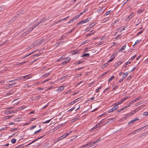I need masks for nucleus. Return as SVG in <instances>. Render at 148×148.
Here are the masks:
<instances>
[{
	"instance_id": "obj_30",
	"label": "nucleus",
	"mask_w": 148,
	"mask_h": 148,
	"mask_svg": "<svg viewBox=\"0 0 148 148\" xmlns=\"http://www.w3.org/2000/svg\"><path fill=\"white\" fill-rule=\"evenodd\" d=\"M110 13H111L110 11H107L105 13V16H107Z\"/></svg>"
},
{
	"instance_id": "obj_46",
	"label": "nucleus",
	"mask_w": 148,
	"mask_h": 148,
	"mask_svg": "<svg viewBox=\"0 0 148 148\" xmlns=\"http://www.w3.org/2000/svg\"><path fill=\"white\" fill-rule=\"evenodd\" d=\"M71 132H72V131H70L69 132H68L66 133L65 134H66V136H67L69 135Z\"/></svg>"
},
{
	"instance_id": "obj_5",
	"label": "nucleus",
	"mask_w": 148,
	"mask_h": 148,
	"mask_svg": "<svg viewBox=\"0 0 148 148\" xmlns=\"http://www.w3.org/2000/svg\"><path fill=\"white\" fill-rule=\"evenodd\" d=\"M43 137V136H41L40 137L38 138H37L36 139H35V140H34L32 142H31L30 143H29L27 145L25 146H28V145H31L32 143H34V142H35L37 140H38V139H40L41 138H42Z\"/></svg>"
},
{
	"instance_id": "obj_49",
	"label": "nucleus",
	"mask_w": 148,
	"mask_h": 148,
	"mask_svg": "<svg viewBox=\"0 0 148 148\" xmlns=\"http://www.w3.org/2000/svg\"><path fill=\"white\" fill-rule=\"evenodd\" d=\"M12 116H6L5 117V119H7L11 117Z\"/></svg>"
},
{
	"instance_id": "obj_17",
	"label": "nucleus",
	"mask_w": 148,
	"mask_h": 148,
	"mask_svg": "<svg viewBox=\"0 0 148 148\" xmlns=\"http://www.w3.org/2000/svg\"><path fill=\"white\" fill-rule=\"evenodd\" d=\"M128 75V73L127 72L123 73V76L124 78L126 77Z\"/></svg>"
},
{
	"instance_id": "obj_12",
	"label": "nucleus",
	"mask_w": 148,
	"mask_h": 148,
	"mask_svg": "<svg viewBox=\"0 0 148 148\" xmlns=\"http://www.w3.org/2000/svg\"><path fill=\"white\" fill-rule=\"evenodd\" d=\"M89 143H88L86 144L82 145V146H81L79 148H84L85 147H87L88 146H89Z\"/></svg>"
},
{
	"instance_id": "obj_7",
	"label": "nucleus",
	"mask_w": 148,
	"mask_h": 148,
	"mask_svg": "<svg viewBox=\"0 0 148 148\" xmlns=\"http://www.w3.org/2000/svg\"><path fill=\"white\" fill-rule=\"evenodd\" d=\"M115 55L114 54H113L111 56V58L108 61V62H112L115 58Z\"/></svg>"
},
{
	"instance_id": "obj_60",
	"label": "nucleus",
	"mask_w": 148,
	"mask_h": 148,
	"mask_svg": "<svg viewBox=\"0 0 148 148\" xmlns=\"http://www.w3.org/2000/svg\"><path fill=\"white\" fill-rule=\"evenodd\" d=\"M143 115L144 116L148 115V113H147V112H144L143 113Z\"/></svg>"
},
{
	"instance_id": "obj_57",
	"label": "nucleus",
	"mask_w": 148,
	"mask_h": 148,
	"mask_svg": "<svg viewBox=\"0 0 148 148\" xmlns=\"http://www.w3.org/2000/svg\"><path fill=\"white\" fill-rule=\"evenodd\" d=\"M109 89V87H108L106 89H105L103 91V92L104 93L106 92L107 90H108Z\"/></svg>"
},
{
	"instance_id": "obj_42",
	"label": "nucleus",
	"mask_w": 148,
	"mask_h": 148,
	"mask_svg": "<svg viewBox=\"0 0 148 148\" xmlns=\"http://www.w3.org/2000/svg\"><path fill=\"white\" fill-rule=\"evenodd\" d=\"M135 112H134V110L131 112L130 113H129L128 115L129 116H130L132 115V114L135 113Z\"/></svg>"
},
{
	"instance_id": "obj_34",
	"label": "nucleus",
	"mask_w": 148,
	"mask_h": 148,
	"mask_svg": "<svg viewBox=\"0 0 148 148\" xmlns=\"http://www.w3.org/2000/svg\"><path fill=\"white\" fill-rule=\"evenodd\" d=\"M50 73H47L46 74L44 75H43V77H47L49 75H50Z\"/></svg>"
},
{
	"instance_id": "obj_36",
	"label": "nucleus",
	"mask_w": 148,
	"mask_h": 148,
	"mask_svg": "<svg viewBox=\"0 0 148 148\" xmlns=\"http://www.w3.org/2000/svg\"><path fill=\"white\" fill-rule=\"evenodd\" d=\"M129 98H130V97H129L127 96V97H125V98L122 99L123 100V101L125 100L129 99Z\"/></svg>"
},
{
	"instance_id": "obj_6",
	"label": "nucleus",
	"mask_w": 148,
	"mask_h": 148,
	"mask_svg": "<svg viewBox=\"0 0 148 148\" xmlns=\"http://www.w3.org/2000/svg\"><path fill=\"white\" fill-rule=\"evenodd\" d=\"M79 50L77 49H75L72 51V54L74 55L75 54H78L79 53Z\"/></svg>"
},
{
	"instance_id": "obj_61",
	"label": "nucleus",
	"mask_w": 148,
	"mask_h": 148,
	"mask_svg": "<svg viewBox=\"0 0 148 148\" xmlns=\"http://www.w3.org/2000/svg\"><path fill=\"white\" fill-rule=\"evenodd\" d=\"M118 21V20H115V21L112 24H114L116 23H117Z\"/></svg>"
},
{
	"instance_id": "obj_39",
	"label": "nucleus",
	"mask_w": 148,
	"mask_h": 148,
	"mask_svg": "<svg viewBox=\"0 0 148 148\" xmlns=\"http://www.w3.org/2000/svg\"><path fill=\"white\" fill-rule=\"evenodd\" d=\"M74 19L72 18L71 19L69 22H68V23H72L74 21Z\"/></svg>"
},
{
	"instance_id": "obj_29",
	"label": "nucleus",
	"mask_w": 148,
	"mask_h": 148,
	"mask_svg": "<svg viewBox=\"0 0 148 148\" xmlns=\"http://www.w3.org/2000/svg\"><path fill=\"white\" fill-rule=\"evenodd\" d=\"M140 128L139 129H138L136 130H135L133 132H132L131 134L133 133L134 134L136 133V131H139L140 130Z\"/></svg>"
},
{
	"instance_id": "obj_50",
	"label": "nucleus",
	"mask_w": 148,
	"mask_h": 148,
	"mask_svg": "<svg viewBox=\"0 0 148 148\" xmlns=\"http://www.w3.org/2000/svg\"><path fill=\"white\" fill-rule=\"evenodd\" d=\"M118 86H115L112 89V91H114L115 89H117L118 88Z\"/></svg>"
},
{
	"instance_id": "obj_20",
	"label": "nucleus",
	"mask_w": 148,
	"mask_h": 148,
	"mask_svg": "<svg viewBox=\"0 0 148 148\" xmlns=\"http://www.w3.org/2000/svg\"><path fill=\"white\" fill-rule=\"evenodd\" d=\"M118 105H116L115 104V103L113 105H112V106H113V107L114 108L115 110H116L118 108V106H117Z\"/></svg>"
},
{
	"instance_id": "obj_45",
	"label": "nucleus",
	"mask_w": 148,
	"mask_h": 148,
	"mask_svg": "<svg viewBox=\"0 0 148 148\" xmlns=\"http://www.w3.org/2000/svg\"><path fill=\"white\" fill-rule=\"evenodd\" d=\"M27 62V61L23 62H22L20 63L19 64L20 65H22L24 64L25 63H26Z\"/></svg>"
},
{
	"instance_id": "obj_44",
	"label": "nucleus",
	"mask_w": 148,
	"mask_h": 148,
	"mask_svg": "<svg viewBox=\"0 0 148 148\" xmlns=\"http://www.w3.org/2000/svg\"><path fill=\"white\" fill-rule=\"evenodd\" d=\"M115 119H110L109 120V121H108V123L111 122L113 121H114L115 120Z\"/></svg>"
},
{
	"instance_id": "obj_24",
	"label": "nucleus",
	"mask_w": 148,
	"mask_h": 148,
	"mask_svg": "<svg viewBox=\"0 0 148 148\" xmlns=\"http://www.w3.org/2000/svg\"><path fill=\"white\" fill-rule=\"evenodd\" d=\"M114 76H112L108 80V82H110L111 81H112L114 78Z\"/></svg>"
},
{
	"instance_id": "obj_22",
	"label": "nucleus",
	"mask_w": 148,
	"mask_h": 148,
	"mask_svg": "<svg viewBox=\"0 0 148 148\" xmlns=\"http://www.w3.org/2000/svg\"><path fill=\"white\" fill-rule=\"evenodd\" d=\"M28 76V75H25L23 77H21L19 78V79L20 80L23 79V78H27Z\"/></svg>"
},
{
	"instance_id": "obj_62",
	"label": "nucleus",
	"mask_w": 148,
	"mask_h": 148,
	"mask_svg": "<svg viewBox=\"0 0 148 148\" xmlns=\"http://www.w3.org/2000/svg\"><path fill=\"white\" fill-rule=\"evenodd\" d=\"M62 21V20L61 19H59V20H58L57 22H56V23H59L61 21Z\"/></svg>"
},
{
	"instance_id": "obj_31",
	"label": "nucleus",
	"mask_w": 148,
	"mask_h": 148,
	"mask_svg": "<svg viewBox=\"0 0 148 148\" xmlns=\"http://www.w3.org/2000/svg\"><path fill=\"white\" fill-rule=\"evenodd\" d=\"M89 147H91L92 146L94 145V144L92 142H90L89 143Z\"/></svg>"
},
{
	"instance_id": "obj_43",
	"label": "nucleus",
	"mask_w": 148,
	"mask_h": 148,
	"mask_svg": "<svg viewBox=\"0 0 148 148\" xmlns=\"http://www.w3.org/2000/svg\"><path fill=\"white\" fill-rule=\"evenodd\" d=\"M108 62H107V63H105L104 64L103 66V68L104 67H106V66H107L108 65Z\"/></svg>"
},
{
	"instance_id": "obj_35",
	"label": "nucleus",
	"mask_w": 148,
	"mask_h": 148,
	"mask_svg": "<svg viewBox=\"0 0 148 148\" xmlns=\"http://www.w3.org/2000/svg\"><path fill=\"white\" fill-rule=\"evenodd\" d=\"M135 121H134V119L131 120L130 121L129 123H128V125H129L131 123V124H132V123H133L134 122H135Z\"/></svg>"
},
{
	"instance_id": "obj_3",
	"label": "nucleus",
	"mask_w": 148,
	"mask_h": 148,
	"mask_svg": "<svg viewBox=\"0 0 148 148\" xmlns=\"http://www.w3.org/2000/svg\"><path fill=\"white\" fill-rule=\"evenodd\" d=\"M71 58L69 57L66 58H65V60L63 62H62L61 64L62 65H64L65 64H66L67 63H68L69 61L70 60Z\"/></svg>"
},
{
	"instance_id": "obj_11",
	"label": "nucleus",
	"mask_w": 148,
	"mask_h": 148,
	"mask_svg": "<svg viewBox=\"0 0 148 148\" xmlns=\"http://www.w3.org/2000/svg\"><path fill=\"white\" fill-rule=\"evenodd\" d=\"M90 56V54L89 53H85L83 54L81 56V57H88Z\"/></svg>"
},
{
	"instance_id": "obj_18",
	"label": "nucleus",
	"mask_w": 148,
	"mask_h": 148,
	"mask_svg": "<svg viewBox=\"0 0 148 148\" xmlns=\"http://www.w3.org/2000/svg\"><path fill=\"white\" fill-rule=\"evenodd\" d=\"M126 108H127V107H125L123 108H122L121 109L119 110H118L117 111V112H120L121 111H123V110H125V109Z\"/></svg>"
},
{
	"instance_id": "obj_41",
	"label": "nucleus",
	"mask_w": 148,
	"mask_h": 148,
	"mask_svg": "<svg viewBox=\"0 0 148 148\" xmlns=\"http://www.w3.org/2000/svg\"><path fill=\"white\" fill-rule=\"evenodd\" d=\"M101 88V86L99 87L96 90V92L97 93L100 90Z\"/></svg>"
},
{
	"instance_id": "obj_8",
	"label": "nucleus",
	"mask_w": 148,
	"mask_h": 148,
	"mask_svg": "<svg viewBox=\"0 0 148 148\" xmlns=\"http://www.w3.org/2000/svg\"><path fill=\"white\" fill-rule=\"evenodd\" d=\"M142 97H139L136 98V99H134V100H132V103H133L138 100H140V99H141Z\"/></svg>"
},
{
	"instance_id": "obj_59",
	"label": "nucleus",
	"mask_w": 148,
	"mask_h": 148,
	"mask_svg": "<svg viewBox=\"0 0 148 148\" xmlns=\"http://www.w3.org/2000/svg\"><path fill=\"white\" fill-rule=\"evenodd\" d=\"M36 127V125H35L32 127L31 128L30 130H32L33 129L35 128Z\"/></svg>"
},
{
	"instance_id": "obj_56",
	"label": "nucleus",
	"mask_w": 148,
	"mask_h": 148,
	"mask_svg": "<svg viewBox=\"0 0 148 148\" xmlns=\"http://www.w3.org/2000/svg\"><path fill=\"white\" fill-rule=\"evenodd\" d=\"M78 119V118L77 117H76L75 118L73 119L72 120L73 121H76V120H77Z\"/></svg>"
},
{
	"instance_id": "obj_2",
	"label": "nucleus",
	"mask_w": 148,
	"mask_h": 148,
	"mask_svg": "<svg viewBox=\"0 0 148 148\" xmlns=\"http://www.w3.org/2000/svg\"><path fill=\"white\" fill-rule=\"evenodd\" d=\"M33 29V28H30L29 29L26 30L21 36V37H23L28 34V33Z\"/></svg>"
},
{
	"instance_id": "obj_9",
	"label": "nucleus",
	"mask_w": 148,
	"mask_h": 148,
	"mask_svg": "<svg viewBox=\"0 0 148 148\" xmlns=\"http://www.w3.org/2000/svg\"><path fill=\"white\" fill-rule=\"evenodd\" d=\"M47 17H44L42 19H41L38 22L39 23H40L41 22H42L45 20H47L48 19H47Z\"/></svg>"
},
{
	"instance_id": "obj_58",
	"label": "nucleus",
	"mask_w": 148,
	"mask_h": 148,
	"mask_svg": "<svg viewBox=\"0 0 148 148\" xmlns=\"http://www.w3.org/2000/svg\"><path fill=\"white\" fill-rule=\"evenodd\" d=\"M94 83V82H91L88 84L89 86H90L92 85Z\"/></svg>"
},
{
	"instance_id": "obj_33",
	"label": "nucleus",
	"mask_w": 148,
	"mask_h": 148,
	"mask_svg": "<svg viewBox=\"0 0 148 148\" xmlns=\"http://www.w3.org/2000/svg\"><path fill=\"white\" fill-rule=\"evenodd\" d=\"M83 62H84V61H79V62H77L75 63V64H76L78 65V64H80L82 63Z\"/></svg>"
},
{
	"instance_id": "obj_14",
	"label": "nucleus",
	"mask_w": 148,
	"mask_h": 148,
	"mask_svg": "<svg viewBox=\"0 0 148 148\" xmlns=\"http://www.w3.org/2000/svg\"><path fill=\"white\" fill-rule=\"evenodd\" d=\"M123 101L122 100V99H121V100L119 101L116 103H115V104L116 105H119L121 103H122L123 102Z\"/></svg>"
},
{
	"instance_id": "obj_10",
	"label": "nucleus",
	"mask_w": 148,
	"mask_h": 148,
	"mask_svg": "<svg viewBox=\"0 0 148 148\" xmlns=\"http://www.w3.org/2000/svg\"><path fill=\"white\" fill-rule=\"evenodd\" d=\"M126 47V45H124L122 47V48L120 49L119 51L118 52H122L123 50H125V47Z\"/></svg>"
},
{
	"instance_id": "obj_64",
	"label": "nucleus",
	"mask_w": 148,
	"mask_h": 148,
	"mask_svg": "<svg viewBox=\"0 0 148 148\" xmlns=\"http://www.w3.org/2000/svg\"><path fill=\"white\" fill-rule=\"evenodd\" d=\"M136 55H134V56H133L132 58L131 59L132 60H133L134 59V58H136Z\"/></svg>"
},
{
	"instance_id": "obj_23",
	"label": "nucleus",
	"mask_w": 148,
	"mask_h": 148,
	"mask_svg": "<svg viewBox=\"0 0 148 148\" xmlns=\"http://www.w3.org/2000/svg\"><path fill=\"white\" fill-rule=\"evenodd\" d=\"M16 141V139L15 138H13L11 140V142L12 143H14Z\"/></svg>"
},
{
	"instance_id": "obj_27",
	"label": "nucleus",
	"mask_w": 148,
	"mask_h": 148,
	"mask_svg": "<svg viewBox=\"0 0 148 148\" xmlns=\"http://www.w3.org/2000/svg\"><path fill=\"white\" fill-rule=\"evenodd\" d=\"M133 14V13H132V14L131 15H130L128 16V18L129 19V20H130L132 18V17L133 16V15H132V14Z\"/></svg>"
},
{
	"instance_id": "obj_32",
	"label": "nucleus",
	"mask_w": 148,
	"mask_h": 148,
	"mask_svg": "<svg viewBox=\"0 0 148 148\" xmlns=\"http://www.w3.org/2000/svg\"><path fill=\"white\" fill-rule=\"evenodd\" d=\"M143 10H144L143 9V10H139L137 12V13L140 14V13H141L143 12Z\"/></svg>"
},
{
	"instance_id": "obj_26",
	"label": "nucleus",
	"mask_w": 148,
	"mask_h": 148,
	"mask_svg": "<svg viewBox=\"0 0 148 148\" xmlns=\"http://www.w3.org/2000/svg\"><path fill=\"white\" fill-rule=\"evenodd\" d=\"M104 9L103 8H101L100 9H99V10H98L97 11V12L98 13H100L101 12H102V11H103V10H104Z\"/></svg>"
},
{
	"instance_id": "obj_19",
	"label": "nucleus",
	"mask_w": 148,
	"mask_h": 148,
	"mask_svg": "<svg viewBox=\"0 0 148 148\" xmlns=\"http://www.w3.org/2000/svg\"><path fill=\"white\" fill-rule=\"evenodd\" d=\"M35 51H33V52H32V53H29V54H27V55H25L24 57H23V58H26L27 57L29 56L30 55H31L33 53H34V52Z\"/></svg>"
},
{
	"instance_id": "obj_15",
	"label": "nucleus",
	"mask_w": 148,
	"mask_h": 148,
	"mask_svg": "<svg viewBox=\"0 0 148 148\" xmlns=\"http://www.w3.org/2000/svg\"><path fill=\"white\" fill-rule=\"evenodd\" d=\"M78 99H76L75 100L72 101L69 104V105H73L75 103V102H77L78 101Z\"/></svg>"
},
{
	"instance_id": "obj_37",
	"label": "nucleus",
	"mask_w": 148,
	"mask_h": 148,
	"mask_svg": "<svg viewBox=\"0 0 148 148\" xmlns=\"http://www.w3.org/2000/svg\"><path fill=\"white\" fill-rule=\"evenodd\" d=\"M79 17V16H78V15H77L75 16V17H74L73 18L74 19V20H76L77 18H78Z\"/></svg>"
},
{
	"instance_id": "obj_47",
	"label": "nucleus",
	"mask_w": 148,
	"mask_h": 148,
	"mask_svg": "<svg viewBox=\"0 0 148 148\" xmlns=\"http://www.w3.org/2000/svg\"><path fill=\"white\" fill-rule=\"evenodd\" d=\"M143 30L140 31L137 34V36L138 35H139V34H140L142 33V32H143Z\"/></svg>"
},
{
	"instance_id": "obj_38",
	"label": "nucleus",
	"mask_w": 148,
	"mask_h": 148,
	"mask_svg": "<svg viewBox=\"0 0 148 148\" xmlns=\"http://www.w3.org/2000/svg\"><path fill=\"white\" fill-rule=\"evenodd\" d=\"M39 24V23L38 22L36 23L32 27H31V28H33V29L36 27V26H37L38 24Z\"/></svg>"
},
{
	"instance_id": "obj_1",
	"label": "nucleus",
	"mask_w": 148,
	"mask_h": 148,
	"mask_svg": "<svg viewBox=\"0 0 148 148\" xmlns=\"http://www.w3.org/2000/svg\"><path fill=\"white\" fill-rule=\"evenodd\" d=\"M90 18H88L87 19H86L85 20H82L81 21L77 23V25H79L80 24H82L83 23H86V22H87L89 21L90 20Z\"/></svg>"
},
{
	"instance_id": "obj_48",
	"label": "nucleus",
	"mask_w": 148,
	"mask_h": 148,
	"mask_svg": "<svg viewBox=\"0 0 148 148\" xmlns=\"http://www.w3.org/2000/svg\"><path fill=\"white\" fill-rule=\"evenodd\" d=\"M51 119H50L48 120H47L45 122H44L43 123H49L51 121Z\"/></svg>"
},
{
	"instance_id": "obj_28",
	"label": "nucleus",
	"mask_w": 148,
	"mask_h": 148,
	"mask_svg": "<svg viewBox=\"0 0 148 148\" xmlns=\"http://www.w3.org/2000/svg\"><path fill=\"white\" fill-rule=\"evenodd\" d=\"M59 89L60 91H62L64 89V87L63 86H61L59 87Z\"/></svg>"
},
{
	"instance_id": "obj_53",
	"label": "nucleus",
	"mask_w": 148,
	"mask_h": 148,
	"mask_svg": "<svg viewBox=\"0 0 148 148\" xmlns=\"http://www.w3.org/2000/svg\"><path fill=\"white\" fill-rule=\"evenodd\" d=\"M132 101H131V102H130V103H128V105L127 106H125V107H127V108L128 107H130L131 106V104H132Z\"/></svg>"
},
{
	"instance_id": "obj_25",
	"label": "nucleus",
	"mask_w": 148,
	"mask_h": 148,
	"mask_svg": "<svg viewBox=\"0 0 148 148\" xmlns=\"http://www.w3.org/2000/svg\"><path fill=\"white\" fill-rule=\"evenodd\" d=\"M141 41V40H137L135 42V44H134V45L133 46H134L135 45H137V44H138V43H139L140 42V41Z\"/></svg>"
},
{
	"instance_id": "obj_4",
	"label": "nucleus",
	"mask_w": 148,
	"mask_h": 148,
	"mask_svg": "<svg viewBox=\"0 0 148 148\" xmlns=\"http://www.w3.org/2000/svg\"><path fill=\"white\" fill-rule=\"evenodd\" d=\"M104 119H102V121L100 122L99 123L97 124L91 130H93L94 129H96L97 127H100V125L101 124V123H102V122L104 121Z\"/></svg>"
},
{
	"instance_id": "obj_51",
	"label": "nucleus",
	"mask_w": 148,
	"mask_h": 148,
	"mask_svg": "<svg viewBox=\"0 0 148 148\" xmlns=\"http://www.w3.org/2000/svg\"><path fill=\"white\" fill-rule=\"evenodd\" d=\"M17 111V110H14L12 111H11V113H14L16 112Z\"/></svg>"
},
{
	"instance_id": "obj_21",
	"label": "nucleus",
	"mask_w": 148,
	"mask_h": 148,
	"mask_svg": "<svg viewBox=\"0 0 148 148\" xmlns=\"http://www.w3.org/2000/svg\"><path fill=\"white\" fill-rule=\"evenodd\" d=\"M16 84V82H14L13 83H12V84H10L9 85V87H11L12 86L14 85L15 84Z\"/></svg>"
},
{
	"instance_id": "obj_55",
	"label": "nucleus",
	"mask_w": 148,
	"mask_h": 148,
	"mask_svg": "<svg viewBox=\"0 0 148 148\" xmlns=\"http://www.w3.org/2000/svg\"><path fill=\"white\" fill-rule=\"evenodd\" d=\"M88 41L87 40H85V41L83 42L82 43V44H85L86 43H87V42H88Z\"/></svg>"
},
{
	"instance_id": "obj_52",
	"label": "nucleus",
	"mask_w": 148,
	"mask_h": 148,
	"mask_svg": "<svg viewBox=\"0 0 148 148\" xmlns=\"http://www.w3.org/2000/svg\"><path fill=\"white\" fill-rule=\"evenodd\" d=\"M14 108V107H7L6 108V109H13Z\"/></svg>"
},
{
	"instance_id": "obj_54",
	"label": "nucleus",
	"mask_w": 148,
	"mask_h": 148,
	"mask_svg": "<svg viewBox=\"0 0 148 148\" xmlns=\"http://www.w3.org/2000/svg\"><path fill=\"white\" fill-rule=\"evenodd\" d=\"M23 145H19L16 147L14 148H20L21 147L23 146Z\"/></svg>"
},
{
	"instance_id": "obj_13",
	"label": "nucleus",
	"mask_w": 148,
	"mask_h": 148,
	"mask_svg": "<svg viewBox=\"0 0 148 148\" xmlns=\"http://www.w3.org/2000/svg\"><path fill=\"white\" fill-rule=\"evenodd\" d=\"M96 24H97V23L96 22H93V23H91V24H89V27H92L95 26Z\"/></svg>"
},
{
	"instance_id": "obj_40",
	"label": "nucleus",
	"mask_w": 148,
	"mask_h": 148,
	"mask_svg": "<svg viewBox=\"0 0 148 148\" xmlns=\"http://www.w3.org/2000/svg\"><path fill=\"white\" fill-rule=\"evenodd\" d=\"M76 108L75 107H74L72 108H71V109H70V110H69L68 111L69 112H71V111H72L73 110H74L75 108Z\"/></svg>"
},
{
	"instance_id": "obj_16",
	"label": "nucleus",
	"mask_w": 148,
	"mask_h": 148,
	"mask_svg": "<svg viewBox=\"0 0 148 148\" xmlns=\"http://www.w3.org/2000/svg\"><path fill=\"white\" fill-rule=\"evenodd\" d=\"M4 113L7 114H8L11 113V111L10 110H6L5 112Z\"/></svg>"
},
{
	"instance_id": "obj_63",
	"label": "nucleus",
	"mask_w": 148,
	"mask_h": 148,
	"mask_svg": "<svg viewBox=\"0 0 148 148\" xmlns=\"http://www.w3.org/2000/svg\"><path fill=\"white\" fill-rule=\"evenodd\" d=\"M131 63V62H126L125 63V65H127V64H128Z\"/></svg>"
}]
</instances>
